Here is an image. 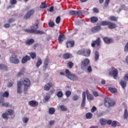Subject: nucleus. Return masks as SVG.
<instances>
[{
  "label": "nucleus",
  "mask_w": 128,
  "mask_h": 128,
  "mask_svg": "<svg viewBox=\"0 0 128 128\" xmlns=\"http://www.w3.org/2000/svg\"><path fill=\"white\" fill-rule=\"evenodd\" d=\"M0 70H8V66L5 64H0Z\"/></svg>",
  "instance_id": "nucleus-27"
},
{
  "label": "nucleus",
  "mask_w": 128,
  "mask_h": 128,
  "mask_svg": "<svg viewBox=\"0 0 128 128\" xmlns=\"http://www.w3.org/2000/svg\"><path fill=\"white\" fill-rule=\"evenodd\" d=\"M120 84L122 88H125L126 86V82L124 80H121L120 82Z\"/></svg>",
  "instance_id": "nucleus-30"
},
{
  "label": "nucleus",
  "mask_w": 128,
  "mask_h": 128,
  "mask_svg": "<svg viewBox=\"0 0 128 128\" xmlns=\"http://www.w3.org/2000/svg\"><path fill=\"white\" fill-rule=\"evenodd\" d=\"M94 56L95 61L96 62L97 60H98V58H100V52H98V51L95 52Z\"/></svg>",
  "instance_id": "nucleus-31"
},
{
  "label": "nucleus",
  "mask_w": 128,
  "mask_h": 128,
  "mask_svg": "<svg viewBox=\"0 0 128 128\" xmlns=\"http://www.w3.org/2000/svg\"><path fill=\"white\" fill-rule=\"evenodd\" d=\"M87 70L88 71V72H92V68L91 66H88L87 68Z\"/></svg>",
  "instance_id": "nucleus-60"
},
{
  "label": "nucleus",
  "mask_w": 128,
  "mask_h": 128,
  "mask_svg": "<svg viewBox=\"0 0 128 128\" xmlns=\"http://www.w3.org/2000/svg\"><path fill=\"white\" fill-rule=\"evenodd\" d=\"M22 74H24V70H21V72H19L17 74V76H22Z\"/></svg>",
  "instance_id": "nucleus-58"
},
{
  "label": "nucleus",
  "mask_w": 128,
  "mask_h": 128,
  "mask_svg": "<svg viewBox=\"0 0 128 128\" xmlns=\"http://www.w3.org/2000/svg\"><path fill=\"white\" fill-rule=\"evenodd\" d=\"M100 30H102L100 26H97L92 28L91 32H93V34H94L96 32H100Z\"/></svg>",
  "instance_id": "nucleus-12"
},
{
  "label": "nucleus",
  "mask_w": 128,
  "mask_h": 128,
  "mask_svg": "<svg viewBox=\"0 0 128 128\" xmlns=\"http://www.w3.org/2000/svg\"><path fill=\"white\" fill-rule=\"evenodd\" d=\"M34 14V10L32 9L30 10L24 16V19L28 20V18H30L32 16H33Z\"/></svg>",
  "instance_id": "nucleus-8"
},
{
  "label": "nucleus",
  "mask_w": 128,
  "mask_h": 128,
  "mask_svg": "<svg viewBox=\"0 0 128 128\" xmlns=\"http://www.w3.org/2000/svg\"><path fill=\"white\" fill-rule=\"evenodd\" d=\"M66 40L64 34H60L58 37V42L59 44H62V42Z\"/></svg>",
  "instance_id": "nucleus-11"
},
{
  "label": "nucleus",
  "mask_w": 128,
  "mask_h": 128,
  "mask_svg": "<svg viewBox=\"0 0 128 128\" xmlns=\"http://www.w3.org/2000/svg\"><path fill=\"white\" fill-rule=\"evenodd\" d=\"M28 60H30V57L26 55L22 58V64H26Z\"/></svg>",
  "instance_id": "nucleus-16"
},
{
  "label": "nucleus",
  "mask_w": 128,
  "mask_h": 128,
  "mask_svg": "<svg viewBox=\"0 0 128 128\" xmlns=\"http://www.w3.org/2000/svg\"><path fill=\"white\" fill-rule=\"evenodd\" d=\"M2 118L5 120H8V115L6 112L3 113L2 114Z\"/></svg>",
  "instance_id": "nucleus-38"
},
{
  "label": "nucleus",
  "mask_w": 128,
  "mask_h": 128,
  "mask_svg": "<svg viewBox=\"0 0 128 128\" xmlns=\"http://www.w3.org/2000/svg\"><path fill=\"white\" fill-rule=\"evenodd\" d=\"M108 21H102L100 22V25L102 26H108Z\"/></svg>",
  "instance_id": "nucleus-46"
},
{
  "label": "nucleus",
  "mask_w": 128,
  "mask_h": 128,
  "mask_svg": "<svg viewBox=\"0 0 128 128\" xmlns=\"http://www.w3.org/2000/svg\"><path fill=\"white\" fill-rule=\"evenodd\" d=\"M66 44L67 48H74V41L68 40L66 42Z\"/></svg>",
  "instance_id": "nucleus-14"
},
{
  "label": "nucleus",
  "mask_w": 128,
  "mask_h": 128,
  "mask_svg": "<svg viewBox=\"0 0 128 128\" xmlns=\"http://www.w3.org/2000/svg\"><path fill=\"white\" fill-rule=\"evenodd\" d=\"M108 28H110V30H114V28H116L117 27V26L116 24L110 22H108Z\"/></svg>",
  "instance_id": "nucleus-15"
},
{
  "label": "nucleus",
  "mask_w": 128,
  "mask_h": 128,
  "mask_svg": "<svg viewBox=\"0 0 128 128\" xmlns=\"http://www.w3.org/2000/svg\"><path fill=\"white\" fill-rule=\"evenodd\" d=\"M96 110V107L95 106H93L92 108L91 109V112H94Z\"/></svg>",
  "instance_id": "nucleus-62"
},
{
  "label": "nucleus",
  "mask_w": 128,
  "mask_h": 128,
  "mask_svg": "<svg viewBox=\"0 0 128 128\" xmlns=\"http://www.w3.org/2000/svg\"><path fill=\"white\" fill-rule=\"evenodd\" d=\"M16 20L14 18H11L8 20V24H12V22H14Z\"/></svg>",
  "instance_id": "nucleus-53"
},
{
  "label": "nucleus",
  "mask_w": 128,
  "mask_h": 128,
  "mask_svg": "<svg viewBox=\"0 0 128 128\" xmlns=\"http://www.w3.org/2000/svg\"><path fill=\"white\" fill-rule=\"evenodd\" d=\"M68 66L70 68H72V66H74V63L72 62H70L68 63Z\"/></svg>",
  "instance_id": "nucleus-49"
},
{
  "label": "nucleus",
  "mask_w": 128,
  "mask_h": 128,
  "mask_svg": "<svg viewBox=\"0 0 128 128\" xmlns=\"http://www.w3.org/2000/svg\"><path fill=\"white\" fill-rule=\"evenodd\" d=\"M30 56L31 58H32V60L36 58V53L34 52H32L30 53Z\"/></svg>",
  "instance_id": "nucleus-35"
},
{
  "label": "nucleus",
  "mask_w": 128,
  "mask_h": 128,
  "mask_svg": "<svg viewBox=\"0 0 128 128\" xmlns=\"http://www.w3.org/2000/svg\"><path fill=\"white\" fill-rule=\"evenodd\" d=\"M65 94L66 98H70V95L72 94V92L70 90H68L66 91Z\"/></svg>",
  "instance_id": "nucleus-42"
},
{
  "label": "nucleus",
  "mask_w": 128,
  "mask_h": 128,
  "mask_svg": "<svg viewBox=\"0 0 128 128\" xmlns=\"http://www.w3.org/2000/svg\"><path fill=\"white\" fill-rule=\"evenodd\" d=\"M86 118H88V120H90L92 118V114L91 112H88L86 114Z\"/></svg>",
  "instance_id": "nucleus-37"
},
{
  "label": "nucleus",
  "mask_w": 128,
  "mask_h": 128,
  "mask_svg": "<svg viewBox=\"0 0 128 128\" xmlns=\"http://www.w3.org/2000/svg\"><path fill=\"white\" fill-rule=\"evenodd\" d=\"M2 106H4L5 108H8L10 106V103L8 102H2Z\"/></svg>",
  "instance_id": "nucleus-44"
},
{
  "label": "nucleus",
  "mask_w": 128,
  "mask_h": 128,
  "mask_svg": "<svg viewBox=\"0 0 128 128\" xmlns=\"http://www.w3.org/2000/svg\"><path fill=\"white\" fill-rule=\"evenodd\" d=\"M28 106H32V108H36L38 106V102L36 100H30L28 103Z\"/></svg>",
  "instance_id": "nucleus-13"
},
{
  "label": "nucleus",
  "mask_w": 128,
  "mask_h": 128,
  "mask_svg": "<svg viewBox=\"0 0 128 128\" xmlns=\"http://www.w3.org/2000/svg\"><path fill=\"white\" fill-rule=\"evenodd\" d=\"M124 118H125V120H128V110H126V109H125V110H124Z\"/></svg>",
  "instance_id": "nucleus-40"
},
{
  "label": "nucleus",
  "mask_w": 128,
  "mask_h": 128,
  "mask_svg": "<svg viewBox=\"0 0 128 128\" xmlns=\"http://www.w3.org/2000/svg\"><path fill=\"white\" fill-rule=\"evenodd\" d=\"M82 100L81 104V106L84 108L86 106V92H83L82 94Z\"/></svg>",
  "instance_id": "nucleus-21"
},
{
  "label": "nucleus",
  "mask_w": 128,
  "mask_h": 128,
  "mask_svg": "<svg viewBox=\"0 0 128 128\" xmlns=\"http://www.w3.org/2000/svg\"><path fill=\"white\" fill-rule=\"evenodd\" d=\"M65 72L66 74V76H67V78L72 74V72L70 71V70H68V69H66Z\"/></svg>",
  "instance_id": "nucleus-50"
},
{
  "label": "nucleus",
  "mask_w": 128,
  "mask_h": 128,
  "mask_svg": "<svg viewBox=\"0 0 128 128\" xmlns=\"http://www.w3.org/2000/svg\"><path fill=\"white\" fill-rule=\"evenodd\" d=\"M56 112V109L54 108H50L48 109V113L50 114H54Z\"/></svg>",
  "instance_id": "nucleus-33"
},
{
  "label": "nucleus",
  "mask_w": 128,
  "mask_h": 128,
  "mask_svg": "<svg viewBox=\"0 0 128 128\" xmlns=\"http://www.w3.org/2000/svg\"><path fill=\"white\" fill-rule=\"evenodd\" d=\"M110 76H112L114 78L115 80L118 78V71L116 68H110L108 72Z\"/></svg>",
  "instance_id": "nucleus-5"
},
{
  "label": "nucleus",
  "mask_w": 128,
  "mask_h": 128,
  "mask_svg": "<svg viewBox=\"0 0 128 128\" xmlns=\"http://www.w3.org/2000/svg\"><path fill=\"white\" fill-rule=\"evenodd\" d=\"M50 98V96H46L44 98V102H48V100Z\"/></svg>",
  "instance_id": "nucleus-55"
},
{
  "label": "nucleus",
  "mask_w": 128,
  "mask_h": 128,
  "mask_svg": "<svg viewBox=\"0 0 128 128\" xmlns=\"http://www.w3.org/2000/svg\"><path fill=\"white\" fill-rule=\"evenodd\" d=\"M90 22L92 24H94V22H96L98 20V18L96 16H92L90 18Z\"/></svg>",
  "instance_id": "nucleus-29"
},
{
  "label": "nucleus",
  "mask_w": 128,
  "mask_h": 128,
  "mask_svg": "<svg viewBox=\"0 0 128 128\" xmlns=\"http://www.w3.org/2000/svg\"><path fill=\"white\" fill-rule=\"evenodd\" d=\"M72 54L70 53H66L63 54V58L64 60H68V58H72Z\"/></svg>",
  "instance_id": "nucleus-23"
},
{
  "label": "nucleus",
  "mask_w": 128,
  "mask_h": 128,
  "mask_svg": "<svg viewBox=\"0 0 128 128\" xmlns=\"http://www.w3.org/2000/svg\"><path fill=\"white\" fill-rule=\"evenodd\" d=\"M51 88H54V84L52 82H49L44 86V90L46 92H48V90H50Z\"/></svg>",
  "instance_id": "nucleus-7"
},
{
  "label": "nucleus",
  "mask_w": 128,
  "mask_h": 128,
  "mask_svg": "<svg viewBox=\"0 0 128 128\" xmlns=\"http://www.w3.org/2000/svg\"><path fill=\"white\" fill-rule=\"evenodd\" d=\"M110 20L112 22H116L118 20V18L116 16H110Z\"/></svg>",
  "instance_id": "nucleus-47"
},
{
  "label": "nucleus",
  "mask_w": 128,
  "mask_h": 128,
  "mask_svg": "<svg viewBox=\"0 0 128 128\" xmlns=\"http://www.w3.org/2000/svg\"><path fill=\"white\" fill-rule=\"evenodd\" d=\"M110 0H105V2L102 7L103 10H106L108 8V4H110Z\"/></svg>",
  "instance_id": "nucleus-25"
},
{
  "label": "nucleus",
  "mask_w": 128,
  "mask_h": 128,
  "mask_svg": "<svg viewBox=\"0 0 128 128\" xmlns=\"http://www.w3.org/2000/svg\"><path fill=\"white\" fill-rule=\"evenodd\" d=\"M17 93L18 94H22V82L20 81H18V82L17 84Z\"/></svg>",
  "instance_id": "nucleus-20"
},
{
  "label": "nucleus",
  "mask_w": 128,
  "mask_h": 128,
  "mask_svg": "<svg viewBox=\"0 0 128 128\" xmlns=\"http://www.w3.org/2000/svg\"><path fill=\"white\" fill-rule=\"evenodd\" d=\"M42 64V58H38L37 62L36 64V68H40V66Z\"/></svg>",
  "instance_id": "nucleus-28"
},
{
  "label": "nucleus",
  "mask_w": 128,
  "mask_h": 128,
  "mask_svg": "<svg viewBox=\"0 0 128 128\" xmlns=\"http://www.w3.org/2000/svg\"><path fill=\"white\" fill-rule=\"evenodd\" d=\"M48 26H50V28H54V26H55V24L54 22H48Z\"/></svg>",
  "instance_id": "nucleus-52"
},
{
  "label": "nucleus",
  "mask_w": 128,
  "mask_h": 128,
  "mask_svg": "<svg viewBox=\"0 0 128 128\" xmlns=\"http://www.w3.org/2000/svg\"><path fill=\"white\" fill-rule=\"evenodd\" d=\"M77 54H78L79 56H88V54H84V49L79 50L77 52Z\"/></svg>",
  "instance_id": "nucleus-22"
},
{
  "label": "nucleus",
  "mask_w": 128,
  "mask_h": 128,
  "mask_svg": "<svg viewBox=\"0 0 128 128\" xmlns=\"http://www.w3.org/2000/svg\"><path fill=\"white\" fill-rule=\"evenodd\" d=\"M48 6V4L46 3H42L40 5V8H46Z\"/></svg>",
  "instance_id": "nucleus-43"
},
{
  "label": "nucleus",
  "mask_w": 128,
  "mask_h": 128,
  "mask_svg": "<svg viewBox=\"0 0 128 128\" xmlns=\"http://www.w3.org/2000/svg\"><path fill=\"white\" fill-rule=\"evenodd\" d=\"M38 24H34L31 26V29L24 30L25 32H28L29 34H44V32L40 30H38Z\"/></svg>",
  "instance_id": "nucleus-1"
},
{
  "label": "nucleus",
  "mask_w": 128,
  "mask_h": 128,
  "mask_svg": "<svg viewBox=\"0 0 128 128\" xmlns=\"http://www.w3.org/2000/svg\"><path fill=\"white\" fill-rule=\"evenodd\" d=\"M93 95L96 97L98 96V93L96 92H93Z\"/></svg>",
  "instance_id": "nucleus-64"
},
{
  "label": "nucleus",
  "mask_w": 128,
  "mask_h": 128,
  "mask_svg": "<svg viewBox=\"0 0 128 128\" xmlns=\"http://www.w3.org/2000/svg\"><path fill=\"white\" fill-rule=\"evenodd\" d=\"M59 108H60L62 112H68V108L64 104L59 106Z\"/></svg>",
  "instance_id": "nucleus-26"
},
{
  "label": "nucleus",
  "mask_w": 128,
  "mask_h": 128,
  "mask_svg": "<svg viewBox=\"0 0 128 128\" xmlns=\"http://www.w3.org/2000/svg\"><path fill=\"white\" fill-rule=\"evenodd\" d=\"M103 40L105 44H112L114 40L110 38H108V37H104L103 38Z\"/></svg>",
  "instance_id": "nucleus-18"
},
{
  "label": "nucleus",
  "mask_w": 128,
  "mask_h": 128,
  "mask_svg": "<svg viewBox=\"0 0 128 128\" xmlns=\"http://www.w3.org/2000/svg\"><path fill=\"white\" fill-rule=\"evenodd\" d=\"M17 2L16 0H10V4H16Z\"/></svg>",
  "instance_id": "nucleus-56"
},
{
  "label": "nucleus",
  "mask_w": 128,
  "mask_h": 128,
  "mask_svg": "<svg viewBox=\"0 0 128 128\" xmlns=\"http://www.w3.org/2000/svg\"><path fill=\"white\" fill-rule=\"evenodd\" d=\"M49 64H50V58H46L44 60V66H43L45 70H46L48 68V66Z\"/></svg>",
  "instance_id": "nucleus-17"
},
{
  "label": "nucleus",
  "mask_w": 128,
  "mask_h": 128,
  "mask_svg": "<svg viewBox=\"0 0 128 128\" xmlns=\"http://www.w3.org/2000/svg\"><path fill=\"white\" fill-rule=\"evenodd\" d=\"M67 78L70 80H78V76L74 74H72V73Z\"/></svg>",
  "instance_id": "nucleus-19"
},
{
  "label": "nucleus",
  "mask_w": 128,
  "mask_h": 128,
  "mask_svg": "<svg viewBox=\"0 0 128 128\" xmlns=\"http://www.w3.org/2000/svg\"><path fill=\"white\" fill-rule=\"evenodd\" d=\"M6 112L8 116H12L14 114V111L12 109L7 110Z\"/></svg>",
  "instance_id": "nucleus-32"
},
{
  "label": "nucleus",
  "mask_w": 128,
  "mask_h": 128,
  "mask_svg": "<svg viewBox=\"0 0 128 128\" xmlns=\"http://www.w3.org/2000/svg\"><path fill=\"white\" fill-rule=\"evenodd\" d=\"M84 54H88V56H90V50H84Z\"/></svg>",
  "instance_id": "nucleus-45"
},
{
  "label": "nucleus",
  "mask_w": 128,
  "mask_h": 128,
  "mask_svg": "<svg viewBox=\"0 0 128 128\" xmlns=\"http://www.w3.org/2000/svg\"><path fill=\"white\" fill-rule=\"evenodd\" d=\"M102 44V40L100 37L97 38L96 40L92 41V42L91 44L92 48H95L96 46H100Z\"/></svg>",
  "instance_id": "nucleus-6"
},
{
  "label": "nucleus",
  "mask_w": 128,
  "mask_h": 128,
  "mask_svg": "<svg viewBox=\"0 0 128 128\" xmlns=\"http://www.w3.org/2000/svg\"><path fill=\"white\" fill-rule=\"evenodd\" d=\"M109 92H111L112 94H116L118 92L116 88H108Z\"/></svg>",
  "instance_id": "nucleus-36"
},
{
  "label": "nucleus",
  "mask_w": 128,
  "mask_h": 128,
  "mask_svg": "<svg viewBox=\"0 0 128 128\" xmlns=\"http://www.w3.org/2000/svg\"><path fill=\"white\" fill-rule=\"evenodd\" d=\"M56 96L58 98H62L64 96V93L62 91H59L57 92Z\"/></svg>",
  "instance_id": "nucleus-39"
},
{
  "label": "nucleus",
  "mask_w": 128,
  "mask_h": 128,
  "mask_svg": "<svg viewBox=\"0 0 128 128\" xmlns=\"http://www.w3.org/2000/svg\"><path fill=\"white\" fill-rule=\"evenodd\" d=\"M4 26L5 28H8L10 26V24H6L4 25Z\"/></svg>",
  "instance_id": "nucleus-63"
},
{
  "label": "nucleus",
  "mask_w": 128,
  "mask_h": 128,
  "mask_svg": "<svg viewBox=\"0 0 128 128\" xmlns=\"http://www.w3.org/2000/svg\"><path fill=\"white\" fill-rule=\"evenodd\" d=\"M22 120H23L24 122V124H26V122H28V118H22Z\"/></svg>",
  "instance_id": "nucleus-59"
},
{
  "label": "nucleus",
  "mask_w": 128,
  "mask_h": 128,
  "mask_svg": "<svg viewBox=\"0 0 128 128\" xmlns=\"http://www.w3.org/2000/svg\"><path fill=\"white\" fill-rule=\"evenodd\" d=\"M87 98L88 100H94V96H92V94H88Z\"/></svg>",
  "instance_id": "nucleus-48"
},
{
  "label": "nucleus",
  "mask_w": 128,
  "mask_h": 128,
  "mask_svg": "<svg viewBox=\"0 0 128 128\" xmlns=\"http://www.w3.org/2000/svg\"><path fill=\"white\" fill-rule=\"evenodd\" d=\"M56 24H60V16H58L56 20Z\"/></svg>",
  "instance_id": "nucleus-51"
},
{
  "label": "nucleus",
  "mask_w": 128,
  "mask_h": 128,
  "mask_svg": "<svg viewBox=\"0 0 128 128\" xmlns=\"http://www.w3.org/2000/svg\"><path fill=\"white\" fill-rule=\"evenodd\" d=\"M69 14L70 16H82V12L80 11L70 10Z\"/></svg>",
  "instance_id": "nucleus-9"
},
{
  "label": "nucleus",
  "mask_w": 128,
  "mask_h": 128,
  "mask_svg": "<svg viewBox=\"0 0 128 128\" xmlns=\"http://www.w3.org/2000/svg\"><path fill=\"white\" fill-rule=\"evenodd\" d=\"M10 62L12 64H20V59L18 58V55L12 54L11 56L10 57Z\"/></svg>",
  "instance_id": "nucleus-4"
},
{
  "label": "nucleus",
  "mask_w": 128,
  "mask_h": 128,
  "mask_svg": "<svg viewBox=\"0 0 128 128\" xmlns=\"http://www.w3.org/2000/svg\"><path fill=\"white\" fill-rule=\"evenodd\" d=\"M111 124H112V126H113V127L116 126V124H117L116 121L112 122Z\"/></svg>",
  "instance_id": "nucleus-57"
},
{
  "label": "nucleus",
  "mask_w": 128,
  "mask_h": 128,
  "mask_svg": "<svg viewBox=\"0 0 128 128\" xmlns=\"http://www.w3.org/2000/svg\"><path fill=\"white\" fill-rule=\"evenodd\" d=\"M22 84L24 86V92L26 94V92L28 90V88L30 86V79L26 78L22 80L21 82Z\"/></svg>",
  "instance_id": "nucleus-3"
},
{
  "label": "nucleus",
  "mask_w": 128,
  "mask_h": 128,
  "mask_svg": "<svg viewBox=\"0 0 128 128\" xmlns=\"http://www.w3.org/2000/svg\"><path fill=\"white\" fill-rule=\"evenodd\" d=\"M90 64V60L88 59H85L81 62V68H86Z\"/></svg>",
  "instance_id": "nucleus-10"
},
{
  "label": "nucleus",
  "mask_w": 128,
  "mask_h": 128,
  "mask_svg": "<svg viewBox=\"0 0 128 128\" xmlns=\"http://www.w3.org/2000/svg\"><path fill=\"white\" fill-rule=\"evenodd\" d=\"M100 124H101L102 126H106V120L101 118L100 120Z\"/></svg>",
  "instance_id": "nucleus-34"
},
{
  "label": "nucleus",
  "mask_w": 128,
  "mask_h": 128,
  "mask_svg": "<svg viewBox=\"0 0 128 128\" xmlns=\"http://www.w3.org/2000/svg\"><path fill=\"white\" fill-rule=\"evenodd\" d=\"M93 12L98 13V12H100V11L98 10V8H93Z\"/></svg>",
  "instance_id": "nucleus-61"
},
{
  "label": "nucleus",
  "mask_w": 128,
  "mask_h": 128,
  "mask_svg": "<svg viewBox=\"0 0 128 128\" xmlns=\"http://www.w3.org/2000/svg\"><path fill=\"white\" fill-rule=\"evenodd\" d=\"M78 100V95H74L72 97L73 100Z\"/></svg>",
  "instance_id": "nucleus-54"
},
{
  "label": "nucleus",
  "mask_w": 128,
  "mask_h": 128,
  "mask_svg": "<svg viewBox=\"0 0 128 128\" xmlns=\"http://www.w3.org/2000/svg\"><path fill=\"white\" fill-rule=\"evenodd\" d=\"M34 44V40L32 38L28 39L26 42V44L27 46H30V44Z\"/></svg>",
  "instance_id": "nucleus-24"
},
{
  "label": "nucleus",
  "mask_w": 128,
  "mask_h": 128,
  "mask_svg": "<svg viewBox=\"0 0 128 128\" xmlns=\"http://www.w3.org/2000/svg\"><path fill=\"white\" fill-rule=\"evenodd\" d=\"M104 106L108 108L116 106V102L112 100L110 98H106L104 99Z\"/></svg>",
  "instance_id": "nucleus-2"
},
{
  "label": "nucleus",
  "mask_w": 128,
  "mask_h": 128,
  "mask_svg": "<svg viewBox=\"0 0 128 128\" xmlns=\"http://www.w3.org/2000/svg\"><path fill=\"white\" fill-rule=\"evenodd\" d=\"M9 96H10V93L8 91H6L5 92H4V93L2 95V96L4 98H8Z\"/></svg>",
  "instance_id": "nucleus-41"
}]
</instances>
